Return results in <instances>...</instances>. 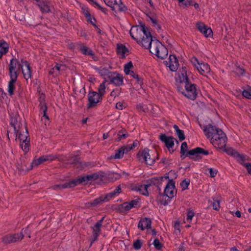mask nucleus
<instances>
[{"instance_id": "obj_1", "label": "nucleus", "mask_w": 251, "mask_h": 251, "mask_svg": "<svg viewBox=\"0 0 251 251\" xmlns=\"http://www.w3.org/2000/svg\"><path fill=\"white\" fill-rule=\"evenodd\" d=\"M203 131L207 138L216 148L222 149L226 146L227 137L225 133L220 128L209 124L204 127Z\"/></svg>"}, {"instance_id": "obj_2", "label": "nucleus", "mask_w": 251, "mask_h": 251, "mask_svg": "<svg viewBox=\"0 0 251 251\" xmlns=\"http://www.w3.org/2000/svg\"><path fill=\"white\" fill-rule=\"evenodd\" d=\"M180 79L181 83L184 84L185 88V91L183 92L184 95L192 100H195L197 96L196 85L189 82L186 73L185 74L182 73L181 76H180Z\"/></svg>"}, {"instance_id": "obj_3", "label": "nucleus", "mask_w": 251, "mask_h": 251, "mask_svg": "<svg viewBox=\"0 0 251 251\" xmlns=\"http://www.w3.org/2000/svg\"><path fill=\"white\" fill-rule=\"evenodd\" d=\"M24 64L16 58H12L8 64V75L9 77H18L19 71L22 69Z\"/></svg>"}, {"instance_id": "obj_4", "label": "nucleus", "mask_w": 251, "mask_h": 251, "mask_svg": "<svg viewBox=\"0 0 251 251\" xmlns=\"http://www.w3.org/2000/svg\"><path fill=\"white\" fill-rule=\"evenodd\" d=\"M151 52L157 57L164 59L167 56L168 50L166 47L158 40L156 44L153 43V48L151 50Z\"/></svg>"}, {"instance_id": "obj_5", "label": "nucleus", "mask_w": 251, "mask_h": 251, "mask_svg": "<svg viewBox=\"0 0 251 251\" xmlns=\"http://www.w3.org/2000/svg\"><path fill=\"white\" fill-rule=\"evenodd\" d=\"M148 31L145 25L133 26L130 30L129 33L132 39L137 42L141 38H143L145 33Z\"/></svg>"}, {"instance_id": "obj_6", "label": "nucleus", "mask_w": 251, "mask_h": 251, "mask_svg": "<svg viewBox=\"0 0 251 251\" xmlns=\"http://www.w3.org/2000/svg\"><path fill=\"white\" fill-rule=\"evenodd\" d=\"M157 40H153L151 33L148 31L145 33L143 38L137 41V43L150 51L153 48V43L156 44Z\"/></svg>"}, {"instance_id": "obj_7", "label": "nucleus", "mask_w": 251, "mask_h": 251, "mask_svg": "<svg viewBox=\"0 0 251 251\" xmlns=\"http://www.w3.org/2000/svg\"><path fill=\"white\" fill-rule=\"evenodd\" d=\"M149 151V150L145 148L142 151H139L137 156L141 162H145L147 165H152L154 163L155 160L151 157Z\"/></svg>"}, {"instance_id": "obj_8", "label": "nucleus", "mask_w": 251, "mask_h": 251, "mask_svg": "<svg viewBox=\"0 0 251 251\" xmlns=\"http://www.w3.org/2000/svg\"><path fill=\"white\" fill-rule=\"evenodd\" d=\"M88 103L87 108H90L96 105V104L101 101L102 97L97 92L95 91L90 92L88 94Z\"/></svg>"}, {"instance_id": "obj_9", "label": "nucleus", "mask_w": 251, "mask_h": 251, "mask_svg": "<svg viewBox=\"0 0 251 251\" xmlns=\"http://www.w3.org/2000/svg\"><path fill=\"white\" fill-rule=\"evenodd\" d=\"M56 158L57 157L53 154H47L41 156L38 158H34L31 163V169L34 167H37L46 161L51 162Z\"/></svg>"}, {"instance_id": "obj_10", "label": "nucleus", "mask_w": 251, "mask_h": 251, "mask_svg": "<svg viewBox=\"0 0 251 251\" xmlns=\"http://www.w3.org/2000/svg\"><path fill=\"white\" fill-rule=\"evenodd\" d=\"M102 176L98 173H93L79 177L76 181V185L78 184L87 183L90 181H94L100 178Z\"/></svg>"}, {"instance_id": "obj_11", "label": "nucleus", "mask_w": 251, "mask_h": 251, "mask_svg": "<svg viewBox=\"0 0 251 251\" xmlns=\"http://www.w3.org/2000/svg\"><path fill=\"white\" fill-rule=\"evenodd\" d=\"M107 78L111 83L116 86H121L123 83V77L120 74L115 73L109 72L107 74Z\"/></svg>"}, {"instance_id": "obj_12", "label": "nucleus", "mask_w": 251, "mask_h": 251, "mask_svg": "<svg viewBox=\"0 0 251 251\" xmlns=\"http://www.w3.org/2000/svg\"><path fill=\"white\" fill-rule=\"evenodd\" d=\"M164 193L169 198H172L176 195V190L175 187V182L173 179L169 180V182L165 188Z\"/></svg>"}, {"instance_id": "obj_13", "label": "nucleus", "mask_w": 251, "mask_h": 251, "mask_svg": "<svg viewBox=\"0 0 251 251\" xmlns=\"http://www.w3.org/2000/svg\"><path fill=\"white\" fill-rule=\"evenodd\" d=\"M23 237V233L21 232L18 233L6 235L2 238V241L5 244H10L21 240Z\"/></svg>"}, {"instance_id": "obj_14", "label": "nucleus", "mask_w": 251, "mask_h": 251, "mask_svg": "<svg viewBox=\"0 0 251 251\" xmlns=\"http://www.w3.org/2000/svg\"><path fill=\"white\" fill-rule=\"evenodd\" d=\"M163 177L160 176V177H152V178L148 180L147 181V184L144 185V187H143V188L144 189V193H143V195L148 196L149 192L148 191V188L151 185H159L163 181Z\"/></svg>"}, {"instance_id": "obj_15", "label": "nucleus", "mask_w": 251, "mask_h": 251, "mask_svg": "<svg viewBox=\"0 0 251 251\" xmlns=\"http://www.w3.org/2000/svg\"><path fill=\"white\" fill-rule=\"evenodd\" d=\"M105 218V217H102L100 220L98 221L94 226L92 227L93 229V239L91 241V245L95 241L98 240V237L101 231L100 227L102 226V222Z\"/></svg>"}, {"instance_id": "obj_16", "label": "nucleus", "mask_w": 251, "mask_h": 251, "mask_svg": "<svg viewBox=\"0 0 251 251\" xmlns=\"http://www.w3.org/2000/svg\"><path fill=\"white\" fill-rule=\"evenodd\" d=\"M160 140L164 143L166 147L168 150L174 146V141L178 144V141L172 136H167L165 134H160L159 137Z\"/></svg>"}, {"instance_id": "obj_17", "label": "nucleus", "mask_w": 251, "mask_h": 251, "mask_svg": "<svg viewBox=\"0 0 251 251\" xmlns=\"http://www.w3.org/2000/svg\"><path fill=\"white\" fill-rule=\"evenodd\" d=\"M209 154L208 150H205L200 147H197L193 150H190L187 153V155H196V157L201 158V154L207 155Z\"/></svg>"}, {"instance_id": "obj_18", "label": "nucleus", "mask_w": 251, "mask_h": 251, "mask_svg": "<svg viewBox=\"0 0 251 251\" xmlns=\"http://www.w3.org/2000/svg\"><path fill=\"white\" fill-rule=\"evenodd\" d=\"M21 62L23 63L24 66L26 67V70L24 69L23 67L21 70L24 78L27 80L29 78H31L32 77L31 68L27 61L24 60L23 59H22Z\"/></svg>"}, {"instance_id": "obj_19", "label": "nucleus", "mask_w": 251, "mask_h": 251, "mask_svg": "<svg viewBox=\"0 0 251 251\" xmlns=\"http://www.w3.org/2000/svg\"><path fill=\"white\" fill-rule=\"evenodd\" d=\"M167 66L169 67L170 70L173 72L176 71L178 67L179 63L176 56L175 55H170L169 56V61L166 63Z\"/></svg>"}, {"instance_id": "obj_20", "label": "nucleus", "mask_w": 251, "mask_h": 251, "mask_svg": "<svg viewBox=\"0 0 251 251\" xmlns=\"http://www.w3.org/2000/svg\"><path fill=\"white\" fill-rule=\"evenodd\" d=\"M197 27L199 30L206 37H210L212 34V31L210 28H208L202 23H198L197 24Z\"/></svg>"}, {"instance_id": "obj_21", "label": "nucleus", "mask_w": 251, "mask_h": 251, "mask_svg": "<svg viewBox=\"0 0 251 251\" xmlns=\"http://www.w3.org/2000/svg\"><path fill=\"white\" fill-rule=\"evenodd\" d=\"M151 221L149 218H145L141 219L138 225V227L142 230L145 229H149L151 228Z\"/></svg>"}, {"instance_id": "obj_22", "label": "nucleus", "mask_w": 251, "mask_h": 251, "mask_svg": "<svg viewBox=\"0 0 251 251\" xmlns=\"http://www.w3.org/2000/svg\"><path fill=\"white\" fill-rule=\"evenodd\" d=\"M75 186H76V181L73 180L63 184L54 185L52 186V188L53 189L56 190L58 189L72 188L75 187Z\"/></svg>"}, {"instance_id": "obj_23", "label": "nucleus", "mask_w": 251, "mask_h": 251, "mask_svg": "<svg viewBox=\"0 0 251 251\" xmlns=\"http://www.w3.org/2000/svg\"><path fill=\"white\" fill-rule=\"evenodd\" d=\"M197 69L199 73L204 76H207L210 71V67L207 63H201L197 66Z\"/></svg>"}, {"instance_id": "obj_24", "label": "nucleus", "mask_w": 251, "mask_h": 251, "mask_svg": "<svg viewBox=\"0 0 251 251\" xmlns=\"http://www.w3.org/2000/svg\"><path fill=\"white\" fill-rule=\"evenodd\" d=\"M128 149H130V148H126V146H123L118 150H116L115 155L111 156L110 158L114 159H121L123 157L124 154H126L128 152Z\"/></svg>"}, {"instance_id": "obj_25", "label": "nucleus", "mask_w": 251, "mask_h": 251, "mask_svg": "<svg viewBox=\"0 0 251 251\" xmlns=\"http://www.w3.org/2000/svg\"><path fill=\"white\" fill-rule=\"evenodd\" d=\"M39 106L41 112L43 114L41 118L42 122H44V120H50L49 116L47 115V106L44 99L40 100Z\"/></svg>"}, {"instance_id": "obj_26", "label": "nucleus", "mask_w": 251, "mask_h": 251, "mask_svg": "<svg viewBox=\"0 0 251 251\" xmlns=\"http://www.w3.org/2000/svg\"><path fill=\"white\" fill-rule=\"evenodd\" d=\"M18 77H10V80L8 84L7 91L10 96H12L14 94L15 90V83L17 81Z\"/></svg>"}, {"instance_id": "obj_27", "label": "nucleus", "mask_w": 251, "mask_h": 251, "mask_svg": "<svg viewBox=\"0 0 251 251\" xmlns=\"http://www.w3.org/2000/svg\"><path fill=\"white\" fill-rule=\"evenodd\" d=\"M139 203V200L136 199L129 202H126L122 204V207L125 211H128L132 208L136 207Z\"/></svg>"}, {"instance_id": "obj_28", "label": "nucleus", "mask_w": 251, "mask_h": 251, "mask_svg": "<svg viewBox=\"0 0 251 251\" xmlns=\"http://www.w3.org/2000/svg\"><path fill=\"white\" fill-rule=\"evenodd\" d=\"M117 52L118 54H120L122 56V58L126 57V55H128L129 50L123 44H118L117 48Z\"/></svg>"}, {"instance_id": "obj_29", "label": "nucleus", "mask_w": 251, "mask_h": 251, "mask_svg": "<svg viewBox=\"0 0 251 251\" xmlns=\"http://www.w3.org/2000/svg\"><path fill=\"white\" fill-rule=\"evenodd\" d=\"M10 124L13 127L14 133L17 137L19 133V130L20 128V123L16 118L11 117Z\"/></svg>"}, {"instance_id": "obj_30", "label": "nucleus", "mask_w": 251, "mask_h": 251, "mask_svg": "<svg viewBox=\"0 0 251 251\" xmlns=\"http://www.w3.org/2000/svg\"><path fill=\"white\" fill-rule=\"evenodd\" d=\"M121 192H122V190H121V185H119V186H118L116 187V188L113 191L107 194L105 196L107 201H108L110 199L118 196L120 193H121Z\"/></svg>"}, {"instance_id": "obj_31", "label": "nucleus", "mask_w": 251, "mask_h": 251, "mask_svg": "<svg viewBox=\"0 0 251 251\" xmlns=\"http://www.w3.org/2000/svg\"><path fill=\"white\" fill-rule=\"evenodd\" d=\"M78 50L81 52L83 54L86 55H93V52L92 50L85 46L82 44H79L78 45Z\"/></svg>"}, {"instance_id": "obj_32", "label": "nucleus", "mask_w": 251, "mask_h": 251, "mask_svg": "<svg viewBox=\"0 0 251 251\" xmlns=\"http://www.w3.org/2000/svg\"><path fill=\"white\" fill-rule=\"evenodd\" d=\"M9 45L3 40H0V58L8 51Z\"/></svg>"}, {"instance_id": "obj_33", "label": "nucleus", "mask_w": 251, "mask_h": 251, "mask_svg": "<svg viewBox=\"0 0 251 251\" xmlns=\"http://www.w3.org/2000/svg\"><path fill=\"white\" fill-rule=\"evenodd\" d=\"M173 127L179 140L181 141L184 140L185 138V136L183 130L180 129L178 126L176 125H174Z\"/></svg>"}, {"instance_id": "obj_34", "label": "nucleus", "mask_w": 251, "mask_h": 251, "mask_svg": "<svg viewBox=\"0 0 251 251\" xmlns=\"http://www.w3.org/2000/svg\"><path fill=\"white\" fill-rule=\"evenodd\" d=\"M40 10L43 13H49L50 11V7L48 4L45 1H42L38 4Z\"/></svg>"}, {"instance_id": "obj_35", "label": "nucleus", "mask_w": 251, "mask_h": 251, "mask_svg": "<svg viewBox=\"0 0 251 251\" xmlns=\"http://www.w3.org/2000/svg\"><path fill=\"white\" fill-rule=\"evenodd\" d=\"M104 201H107L105 196H100L99 198L95 199L92 202H89L88 204H90L92 206H96L98 204L101 203L102 202Z\"/></svg>"}, {"instance_id": "obj_36", "label": "nucleus", "mask_w": 251, "mask_h": 251, "mask_svg": "<svg viewBox=\"0 0 251 251\" xmlns=\"http://www.w3.org/2000/svg\"><path fill=\"white\" fill-rule=\"evenodd\" d=\"M18 138L21 141V143L27 142L28 141V140H29L28 132L27 129H26L25 132V133L23 134L20 133L19 134Z\"/></svg>"}, {"instance_id": "obj_37", "label": "nucleus", "mask_w": 251, "mask_h": 251, "mask_svg": "<svg viewBox=\"0 0 251 251\" xmlns=\"http://www.w3.org/2000/svg\"><path fill=\"white\" fill-rule=\"evenodd\" d=\"M105 3L110 7L112 11L115 10V5L120 1V0H103Z\"/></svg>"}, {"instance_id": "obj_38", "label": "nucleus", "mask_w": 251, "mask_h": 251, "mask_svg": "<svg viewBox=\"0 0 251 251\" xmlns=\"http://www.w3.org/2000/svg\"><path fill=\"white\" fill-rule=\"evenodd\" d=\"M115 6H116L118 11L121 12H126L127 10L126 6L123 3L121 0H120V1L118 2L117 4H116Z\"/></svg>"}, {"instance_id": "obj_39", "label": "nucleus", "mask_w": 251, "mask_h": 251, "mask_svg": "<svg viewBox=\"0 0 251 251\" xmlns=\"http://www.w3.org/2000/svg\"><path fill=\"white\" fill-rule=\"evenodd\" d=\"M118 137L116 139V141L119 142L123 139H126L129 136V134L126 132L123 133V130H120L118 133Z\"/></svg>"}, {"instance_id": "obj_40", "label": "nucleus", "mask_w": 251, "mask_h": 251, "mask_svg": "<svg viewBox=\"0 0 251 251\" xmlns=\"http://www.w3.org/2000/svg\"><path fill=\"white\" fill-rule=\"evenodd\" d=\"M188 149L187 144L186 142H183L181 145L180 148V153H181V157L182 158V155H185V156H187V151Z\"/></svg>"}, {"instance_id": "obj_41", "label": "nucleus", "mask_w": 251, "mask_h": 251, "mask_svg": "<svg viewBox=\"0 0 251 251\" xmlns=\"http://www.w3.org/2000/svg\"><path fill=\"white\" fill-rule=\"evenodd\" d=\"M105 81L101 83L98 89V92L97 93L100 95L102 97L103 96L104 93H105Z\"/></svg>"}, {"instance_id": "obj_42", "label": "nucleus", "mask_w": 251, "mask_h": 251, "mask_svg": "<svg viewBox=\"0 0 251 251\" xmlns=\"http://www.w3.org/2000/svg\"><path fill=\"white\" fill-rule=\"evenodd\" d=\"M133 67V64L131 61H129L128 63L126 64L124 66V72L126 75H129L132 71L130 70V69Z\"/></svg>"}, {"instance_id": "obj_43", "label": "nucleus", "mask_w": 251, "mask_h": 251, "mask_svg": "<svg viewBox=\"0 0 251 251\" xmlns=\"http://www.w3.org/2000/svg\"><path fill=\"white\" fill-rule=\"evenodd\" d=\"M129 75L136 79L137 83L141 85L143 84V80L138 75L135 74L133 71L131 72Z\"/></svg>"}, {"instance_id": "obj_44", "label": "nucleus", "mask_w": 251, "mask_h": 251, "mask_svg": "<svg viewBox=\"0 0 251 251\" xmlns=\"http://www.w3.org/2000/svg\"><path fill=\"white\" fill-rule=\"evenodd\" d=\"M20 146L25 152H27L29 151V140L27 142L21 143Z\"/></svg>"}, {"instance_id": "obj_45", "label": "nucleus", "mask_w": 251, "mask_h": 251, "mask_svg": "<svg viewBox=\"0 0 251 251\" xmlns=\"http://www.w3.org/2000/svg\"><path fill=\"white\" fill-rule=\"evenodd\" d=\"M237 160V161L241 164L244 166V162L245 160V157L243 154L239 153L238 152L234 157Z\"/></svg>"}, {"instance_id": "obj_46", "label": "nucleus", "mask_w": 251, "mask_h": 251, "mask_svg": "<svg viewBox=\"0 0 251 251\" xmlns=\"http://www.w3.org/2000/svg\"><path fill=\"white\" fill-rule=\"evenodd\" d=\"M225 151L226 152L228 155H231L233 157H235L237 151L231 148H227L225 149Z\"/></svg>"}, {"instance_id": "obj_47", "label": "nucleus", "mask_w": 251, "mask_h": 251, "mask_svg": "<svg viewBox=\"0 0 251 251\" xmlns=\"http://www.w3.org/2000/svg\"><path fill=\"white\" fill-rule=\"evenodd\" d=\"M142 245V242L141 240L138 239L136 240L133 244V247L136 250H138L141 249Z\"/></svg>"}, {"instance_id": "obj_48", "label": "nucleus", "mask_w": 251, "mask_h": 251, "mask_svg": "<svg viewBox=\"0 0 251 251\" xmlns=\"http://www.w3.org/2000/svg\"><path fill=\"white\" fill-rule=\"evenodd\" d=\"M190 184V180L189 179H185L180 183V186L182 190H185L188 188Z\"/></svg>"}, {"instance_id": "obj_49", "label": "nucleus", "mask_w": 251, "mask_h": 251, "mask_svg": "<svg viewBox=\"0 0 251 251\" xmlns=\"http://www.w3.org/2000/svg\"><path fill=\"white\" fill-rule=\"evenodd\" d=\"M55 70L58 74H60V72L65 70V66L64 65L60 64H56L54 66Z\"/></svg>"}, {"instance_id": "obj_50", "label": "nucleus", "mask_w": 251, "mask_h": 251, "mask_svg": "<svg viewBox=\"0 0 251 251\" xmlns=\"http://www.w3.org/2000/svg\"><path fill=\"white\" fill-rule=\"evenodd\" d=\"M153 244L155 248L158 250H161L162 247V244L160 242L158 239H154Z\"/></svg>"}, {"instance_id": "obj_51", "label": "nucleus", "mask_w": 251, "mask_h": 251, "mask_svg": "<svg viewBox=\"0 0 251 251\" xmlns=\"http://www.w3.org/2000/svg\"><path fill=\"white\" fill-rule=\"evenodd\" d=\"M139 144V142L138 140H135L132 145H127L126 146V148H130V149L128 150V151L129 152L130 151L134 149V148L138 146V145Z\"/></svg>"}, {"instance_id": "obj_52", "label": "nucleus", "mask_w": 251, "mask_h": 251, "mask_svg": "<svg viewBox=\"0 0 251 251\" xmlns=\"http://www.w3.org/2000/svg\"><path fill=\"white\" fill-rule=\"evenodd\" d=\"M121 92V88H120V89L116 88L115 89H114L111 92L110 96L112 97H113L114 98H116V97H118L120 95Z\"/></svg>"}, {"instance_id": "obj_53", "label": "nucleus", "mask_w": 251, "mask_h": 251, "mask_svg": "<svg viewBox=\"0 0 251 251\" xmlns=\"http://www.w3.org/2000/svg\"><path fill=\"white\" fill-rule=\"evenodd\" d=\"M213 208L214 210H218L220 207V201L218 200L213 199L212 202Z\"/></svg>"}, {"instance_id": "obj_54", "label": "nucleus", "mask_w": 251, "mask_h": 251, "mask_svg": "<svg viewBox=\"0 0 251 251\" xmlns=\"http://www.w3.org/2000/svg\"><path fill=\"white\" fill-rule=\"evenodd\" d=\"M242 95L247 99H251V87H250L248 90L243 91Z\"/></svg>"}, {"instance_id": "obj_55", "label": "nucleus", "mask_w": 251, "mask_h": 251, "mask_svg": "<svg viewBox=\"0 0 251 251\" xmlns=\"http://www.w3.org/2000/svg\"><path fill=\"white\" fill-rule=\"evenodd\" d=\"M234 73L238 75H243L245 73V70L242 68L237 67L234 70Z\"/></svg>"}, {"instance_id": "obj_56", "label": "nucleus", "mask_w": 251, "mask_h": 251, "mask_svg": "<svg viewBox=\"0 0 251 251\" xmlns=\"http://www.w3.org/2000/svg\"><path fill=\"white\" fill-rule=\"evenodd\" d=\"M150 20L151 21L153 26H156L157 29H160V25L157 24V20L153 16H150Z\"/></svg>"}, {"instance_id": "obj_57", "label": "nucleus", "mask_w": 251, "mask_h": 251, "mask_svg": "<svg viewBox=\"0 0 251 251\" xmlns=\"http://www.w3.org/2000/svg\"><path fill=\"white\" fill-rule=\"evenodd\" d=\"M82 13L84 15L86 19H90V16L91 15L88 9L87 8H82Z\"/></svg>"}, {"instance_id": "obj_58", "label": "nucleus", "mask_w": 251, "mask_h": 251, "mask_svg": "<svg viewBox=\"0 0 251 251\" xmlns=\"http://www.w3.org/2000/svg\"><path fill=\"white\" fill-rule=\"evenodd\" d=\"M21 232L23 233V236H24V235H26L28 238H30V233L31 231L29 229L28 226L25 228V229H23Z\"/></svg>"}, {"instance_id": "obj_59", "label": "nucleus", "mask_w": 251, "mask_h": 251, "mask_svg": "<svg viewBox=\"0 0 251 251\" xmlns=\"http://www.w3.org/2000/svg\"><path fill=\"white\" fill-rule=\"evenodd\" d=\"M208 171L210 173V176L211 177H214L218 173V171L216 169H213L212 168L208 169Z\"/></svg>"}, {"instance_id": "obj_60", "label": "nucleus", "mask_w": 251, "mask_h": 251, "mask_svg": "<svg viewBox=\"0 0 251 251\" xmlns=\"http://www.w3.org/2000/svg\"><path fill=\"white\" fill-rule=\"evenodd\" d=\"M194 216V212L192 210H189L187 214V220L188 221H191Z\"/></svg>"}, {"instance_id": "obj_61", "label": "nucleus", "mask_w": 251, "mask_h": 251, "mask_svg": "<svg viewBox=\"0 0 251 251\" xmlns=\"http://www.w3.org/2000/svg\"><path fill=\"white\" fill-rule=\"evenodd\" d=\"M87 21L88 22H90L95 27H97V25L96 24V20L93 17V19L91 17V15L90 16V19H87Z\"/></svg>"}, {"instance_id": "obj_62", "label": "nucleus", "mask_w": 251, "mask_h": 251, "mask_svg": "<svg viewBox=\"0 0 251 251\" xmlns=\"http://www.w3.org/2000/svg\"><path fill=\"white\" fill-rule=\"evenodd\" d=\"M191 61L192 63L197 68V66L201 63H199L197 58L195 57H193L192 58Z\"/></svg>"}, {"instance_id": "obj_63", "label": "nucleus", "mask_w": 251, "mask_h": 251, "mask_svg": "<svg viewBox=\"0 0 251 251\" xmlns=\"http://www.w3.org/2000/svg\"><path fill=\"white\" fill-rule=\"evenodd\" d=\"M49 73L50 75H52L54 76H57L58 75V74L56 72V71L55 70V68L54 67L50 70Z\"/></svg>"}, {"instance_id": "obj_64", "label": "nucleus", "mask_w": 251, "mask_h": 251, "mask_svg": "<svg viewBox=\"0 0 251 251\" xmlns=\"http://www.w3.org/2000/svg\"><path fill=\"white\" fill-rule=\"evenodd\" d=\"M244 166H245L246 169L248 170L249 174L251 175V163H247L246 164H244Z\"/></svg>"}]
</instances>
